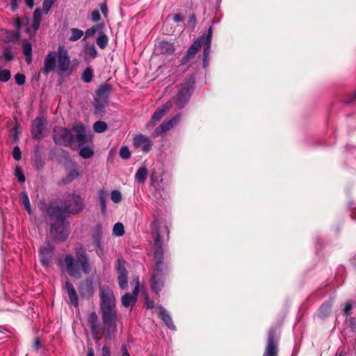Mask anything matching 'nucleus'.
Here are the masks:
<instances>
[{"label": "nucleus", "mask_w": 356, "mask_h": 356, "mask_svg": "<svg viewBox=\"0 0 356 356\" xmlns=\"http://www.w3.org/2000/svg\"><path fill=\"white\" fill-rule=\"evenodd\" d=\"M118 280L121 289H125L128 286V272L125 267V261L122 259H118L116 265Z\"/></svg>", "instance_id": "f8f14e48"}, {"label": "nucleus", "mask_w": 356, "mask_h": 356, "mask_svg": "<svg viewBox=\"0 0 356 356\" xmlns=\"http://www.w3.org/2000/svg\"><path fill=\"white\" fill-rule=\"evenodd\" d=\"M53 247L48 243L45 246L40 248L39 251L40 262L43 266H48L53 254Z\"/></svg>", "instance_id": "a211bd4d"}, {"label": "nucleus", "mask_w": 356, "mask_h": 356, "mask_svg": "<svg viewBox=\"0 0 356 356\" xmlns=\"http://www.w3.org/2000/svg\"><path fill=\"white\" fill-rule=\"evenodd\" d=\"M102 356H110L111 355L110 348L107 346H104L102 347Z\"/></svg>", "instance_id": "13d9d810"}, {"label": "nucleus", "mask_w": 356, "mask_h": 356, "mask_svg": "<svg viewBox=\"0 0 356 356\" xmlns=\"http://www.w3.org/2000/svg\"><path fill=\"white\" fill-rule=\"evenodd\" d=\"M22 49L26 63L28 64L31 63L32 61V44L29 42L24 40L22 44Z\"/></svg>", "instance_id": "a878e982"}, {"label": "nucleus", "mask_w": 356, "mask_h": 356, "mask_svg": "<svg viewBox=\"0 0 356 356\" xmlns=\"http://www.w3.org/2000/svg\"><path fill=\"white\" fill-rule=\"evenodd\" d=\"M100 310L102 318L106 326L108 338L117 332L118 312L115 307V298L113 291L108 286L100 287Z\"/></svg>", "instance_id": "f257e3e1"}, {"label": "nucleus", "mask_w": 356, "mask_h": 356, "mask_svg": "<svg viewBox=\"0 0 356 356\" xmlns=\"http://www.w3.org/2000/svg\"><path fill=\"white\" fill-rule=\"evenodd\" d=\"M49 220V236L55 243H60L66 241L70 233V222L67 220V216L62 213L58 206H51L47 211Z\"/></svg>", "instance_id": "20e7f679"}, {"label": "nucleus", "mask_w": 356, "mask_h": 356, "mask_svg": "<svg viewBox=\"0 0 356 356\" xmlns=\"http://www.w3.org/2000/svg\"><path fill=\"white\" fill-rule=\"evenodd\" d=\"M108 42V38L107 35L103 33L97 38V44L99 48L104 49L106 47Z\"/></svg>", "instance_id": "c9c22d12"}, {"label": "nucleus", "mask_w": 356, "mask_h": 356, "mask_svg": "<svg viewBox=\"0 0 356 356\" xmlns=\"http://www.w3.org/2000/svg\"><path fill=\"white\" fill-rule=\"evenodd\" d=\"M159 50L161 54L171 55L175 51L173 44L166 42L161 41L159 46Z\"/></svg>", "instance_id": "bb28decb"}, {"label": "nucleus", "mask_w": 356, "mask_h": 356, "mask_svg": "<svg viewBox=\"0 0 356 356\" xmlns=\"http://www.w3.org/2000/svg\"><path fill=\"white\" fill-rule=\"evenodd\" d=\"M197 38L200 40V47L204 45L203 49V67L207 68L209 64L210 52L212 39V27L210 26L206 35H202Z\"/></svg>", "instance_id": "9d476101"}, {"label": "nucleus", "mask_w": 356, "mask_h": 356, "mask_svg": "<svg viewBox=\"0 0 356 356\" xmlns=\"http://www.w3.org/2000/svg\"><path fill=\"white\" fill-rule=\"evenodd\" d=\"M263 356H278V339L273 328H270L268 331L267 343Z\"/></svg>", "instance_id": "9b49d317"}, {"label": "nucleus", "mask_w": 356, "mask_h": 356, "mask_svg": "<svg viewBox=\"0 0 356 356\" xmlns=\"http://www.w3.org/2000/svg\"><path fill=\"white\" fill-rule=\"evenodd\" d=\"M19 37V32L18 31H15L13 32H6V42H13L18 40Z\"/></svg>", "instance_id": "a19ab883"}, {"label": "nucleus", "mask_w": 356, "mask_h": 356, "mask_svg": "<svg viewBox=\"0 0 356 356\" xmlns=\"http://www.w3.org/2000/svg\"><path fill=\"white\" fill-rule=\"evenodd\" d=\"M86 356H95L94 350L92 347H88Z\"/></svg>", "instance_id": "338daca9"}, {"label": "nucleus", "mask_w": 356, "mask_h": 356, "mask_svg": "<svg viewBox=\"0 0 356 356\" xmlns=\"http://www.w3.org/2000/svg\"><path fill=\"white\" fill-rule=\"evenodd\" d=\"M15 80L17 84L22 86L26 81V76L24 74L17 73L15 75Z\"/></svg>", "instance_id": "09e8293b"}, {"label": "nucleus", "mask_w": 356, "mask_h": 356, "mask_svg": "<svg viewBox=\"0 0 356 356\" xmlns=\"http://www.w3.org/2000/svg\"><path fill=\"white\" fill-rule=\"evenodd\" d=\"M200 40L201 38H197L191 46L188 48L186 54L180 60V65H185L191 59L195 58V54L200 49Z\"/></svg>", "instance_id": "dca6fc26"}, {"label": "nucleus", "mask_w": 356, "mask_h": 356, "mask_svg": "<svg viewBox=\"0 0 356 356\" xmlns=\"http://www.w3.org/2000/svg\"><path fill=\"white\" fill-rule=\"evenodd\" d=\"M79 291L81 297L90 298L93 296L94 289L92 286V282L91 280H86L80 284L79 286Z\"/></svg>", "instance_id": "aec40b11"}, {"label": "nucleus", "mask_w": 356, "mask_h": 356, "mask_svg": "<svg viewBox=\"0 0 356 356\" xmlns=\"http://www.w3.org/2000/svg\"><path fill=\"white\" fill-rule=\"evenodd\" d=\"M332 305V301L323 303L318 310V316L321 318L328 317L331 313Z\"/></svg>", "instance_id": "393cba45"}, {"label": "nucleus", "mask_w": 356, "mask_h": 356, "mask_svg": "<svg viewBox=\"0 0 356 356\" xmlns=\"http://www.w3.org/2000/svg\"><path fill=\"white\" fill-rule=\"evenodd\" d=\"M119 154L123 159H128L131 156V152L127 146H122L120 149Z\"/></svg>", "instance_id": "49530a36"}, {"label": "nucleus", "mask_w": 356, "mask_h": 356, "mask_svg": "<svg viewBox=\"0 0 356 356\" xmlns=\"http://www.w3.org/2000/svg\"><path fill=\"white\" fill-rule=\"evenodd\" d=\"M352 309H353V303L350 301L346 302L345 307L343 310V315L346 316H350Z\"/></svg>", "instance_id": "3c124183"}, {"label": "nucleus", "mask_w": 356, "mask_h": 356, "mask_svg": "<svg viewBox=\"0 0 356 356\" xmlns=\"http://www.w3.org/2000/svg\"><path fill=\"white\" fill-rule=\"evenodd\" d=\"M346 102L348 103L356 102V91L351 95V97Z\"/></svg>", "instance_id": "0e129e2a"}, {"label": "nucleus", "mask_w": 356, "mask_h": 356, "mask_svg": "<svg viewBox=\"0 0 356 356\" xmlns=\"http://www.w3.org/2000/svg\"><path fill=\"white\" fill-rule=\"evenodd\" d=\"M97 29L95 26L88 29L86 31V35L88 37L92 36L96 33Z\"/></svg>", "instance_id": "4d7b16f0"}, {"label": "nucleus", "mask_w": 356, "mask_h": 356, "mask_svg": "<svg viewBox=\"0 0 356 356\" xmlns=\"http://www.w3.org/2000/svg\"><path fill=\"white\" fill-rule=\"evenodd\" d=\"M13 156L15 161H19L22 158V152L18 146L13 147Z\"/></svg>", "instance_id": "8fccbe9b"}, {"label": "nucleus", "mask_w": 356, "mask_h": 356, "mask_svg": "<svg viewBox=\"0 0 356 356\" xmlns=\"http://www.w3.org/2000/svg\"><path fill=\"white\" fill-rule=\"evenodd\" d=\"M182 19H183V18L179 14H177V15H174V17H173V20L175 22H179L182 21Z\"/></svg>", "instance_id": "e2e57ef3"}, {"label": "nucleus", "mask_w": 356, "mask_h": 356, "mask_svg": "<svg viewBox=\"0 0 356 356\" xmlns=\"http://www.w3.org/2000/svg\"><path fill=\"white\" fill-rule=\"evenodd\" d=\"M94 154L93 150L88 147H83L79 150V155L83 159H89Z\"/></svg>", "instance_id": "4c0bfd02"}, {"label": "nucleus", "mask_w": 356, "mask_h": 356, "mask_svg": "<svg viewBox=\"0 0 356 356\" xmlns=\"http://www.w3.org/2000/svg\"><path fill=\"white\" fill-rule=\"evenodd\" d=\"M111 90L112 86L111 84L104 83L100 85L95 90V97L93 102L95 114L102 115L104 113Z\"/></svg>", "instance_id": "6e6552de"}, {"label": "nucleus", "mask_w": 356, "mask_h": 356, "mask_svg": "<svg viewBox=\"0 0 356 356\" xmlns=\"http://www.w3.org/2000/svg\"><path fill=\"white\" fill-rule=\"evenodd\" d=\"M153 240L155 265L150 279L151 289L154 293L159 294L164 286L165 273L163 270V242L158 229L153 233Z\"/></svg>", "instance_id": "f03ea898"}, {"label": "nucleus", "mask_w": 356, "mask_h": 356, "mask_svg": "<svg viewBox=\"0 0 356 356\" xmlns=\"http://www.w3.org/2000/svg\"><path fill=\"white\" fill-rule=\"evenodd\" d=\"M11 78V73L9 70L5 69L0 70V81L7 82Z\"/></svg>", "instance_id": "79ce46f5"}, {"label": "nucleus", "mask_w": 356, "mask_h": 356, "mask_svg": "<svg viewBox=\"0 0 356 356\" xmlns=\"http://www.w3.org/2000/svg\"><path fill=\"white\" fill-rule=\"evenodd\" d=\"M170 108V106L165 104L162 106V108H157L154 114L152 115V117L151 118L150 122L147 124V127L149 126H154L156 123L161 120L164 115H165L166 111Z\"/></svg>", "instance_id": "5701e85b"}, {"label": "nucleus", "mask_w": 356, "mask_h": 356, "mask_svg": "<svg viewBox=\"0 0 356 356\" xmlns=\"http://www.w3.org/2000/svg\"><path fill=\"white\" fill-rule=\"evenodd\" d=\"M98 199L101 206V211L103 214H105L106 212V199H107V193L104 189L100 190L98 192Z\"/></svg>", "instance_id": "c85d7f7f"}, {"label": "nucleus", "mask_w": 356, "mask_h": 356, "mask_svg": "<svg viewBox=\"0 0 356 356\" xmlns=\"http://www.w3.org/2000/svg\"><path fill=\"white\" fill-rule=\"evenodd\" d=\"M122 356H130L128 350L125 346L122 347Z\"/></svg>", "instance_id": "774afa93"}, {"label": "nucleus", "mask_w": 356, "mask_h": 356, "mask_svg": "<svg viewBox=\"0 0 356 356\" xmlns=\"http://www.w3.org/2000/svg\"><path fill=\"white\" fill-rule=\"evenodd\" d=\"M107 128V124L104 121L99 120L93 124V130L96 133H103Z\"/></svg>", "instance_id": "f704fd0d"}, {"label": "nucleus", "mask_w": 356, "mask_h": 356, "mask_svg": "<svg viewBox=\"0 0 356 356\" xmlns=\"http://www.w3.org/2000/svg\"><path fill=\"white\" fill-rule=\"evenodd\" d=\"M14 54L12 52L10 47H6L3 49L1 56H0V60L4 59L6 61H10L13 59Z\"/></svg>", "instance_id": "58836bf2"}, {"label": "nucleus", "mask_w": 356, "mask_h": 356, "mask_svg": "<svg viewBox=\"0 0 356 356\" xmlns=\"http://www.w3.org/2000/svg\"><path fill=\"white\" fill-rule=\"evenodd\" d=\"M139 291V277H136V286L133 290L132 293H126L122 296V304L124 307H128L130 305H134L138 298Z\"/></svg>", "instance_id": "2eb2a0df"}, {"label": "nucleus", "mask_w": 356, "mask_h": 356, "mask_svg": "<svg viewBox=\"0 0 356 356\" xmlns=\"http://www.w3.org/2000/svg\"><path fill=\"white\" fill-rule=\"evenodd\" d=\"M25 3L30 8H32L34 6V0H25Z\"/></svg>", "instance_id": "69168bd1"}, {"label": "nucleus", "mask_w": 356, "mask_h": 356, "mask_svg": "<svg viewBox=\"0 0 356 356\" xmlns=\"http://www.w3.org/2000/svg\"><path fill=\"white\" fill-rule=\"evenodd\" d=\"M147 176V170L145 167H140L138 169L135 175L136 180L140 183L143 184Z\"/></svg>", "instance_id": "c756f323"}, {"label": "nucleus", "mask_w": 356, "mask_h": 356, "mask_svg": "<svg viewBox=\"0 0 356 356\" xmlns=\"http://www.w3.org/2000/svg\"><path fill=\"white\" fill-rule=\"evenodd\" d=\"M84 54L86 56H89L91 58H95L98 55L94 44H87L84 48Z\"/></svg>", "instance_id": "473e14b6"}, {"label": "nucleus", "mask_w": 356, "mask_h": 356, "mask_svg": "<svg viewBox=\"0 0 356 356\" xmlns=\"http://www.w3.org/2000/svg\"><path fill=\"white\" fill-rule=\"evenodd\" d=\"M103 227L101 223L97 224L92 229V245L95 248L98 256L103 254L104 248L102 245Z\"/></svg>", "instance_id": "ddd939ff"}, {"label": "nucleus", "mask_w": 356, "mask_h": 356, "mask_svg": "<svg viewBox=\"0 0 356 356\" xmlns=\"http://www.w3.org/2000/svg\"><path fill=\"white\" fill-rule=\"evenodd\" d=\"M100 10L103 15L106 17L108 13V7L106 2H102L99 5Z\"/></svg>", "instance_id": "5fc2aeb1"}, {"label": "nucleus", "mask_w": 356, "mask_h": 356, "mask_svg": "<svg viewBox=\"0 0 356 356\" xmlns=\"http://www.w3.org/2000/svg\"><path fill=\"white\" fill-rule=\"evenodd\" d=\"M134 145L137 148H141L144 152H148L152 149V143L147 136L138 134L134 138Z\"/></svg>", "instance_id": "f3484780"}, {"label": "nucleus", "mask_w": 356, "mask_h": 356, "mask_svg": "<svg viewBox=\"0 0 356 356\" xmlns=\"http://www.w3.org/2000/svg\"><path fill=\"white\" fill-rule=\"evenodd\" d=\"M64 262L67 273L72 277L80 278L81 272L88 275L92 270L89 257L83 246L75 249V258L70 254H66Z\"/></svg>", "instance_id": "423d86ee"}, {"label": "nucleus", "mask_w": 356, "mask_h": 356, "mask_svg": "<svg viewBox=\"0 0 356 356\" xmlns=\"http://www.w3.org/2000/svg\"><path fill=\"white\" fill-rule=\"evenodd\" d=\"M88 322L90 326L98 325V316L95 312H92L88 315Z\"/></svg>", "instance_id": "c03bdc74"}, {"label": "nucleus", "mask_w": 356, "mask_h": 356, "mask_svg": "<svg viewBox=\"0 0 356 356\" xmlns=\"http://www.w3.org/2000/svg\"><path fill=\"white\" fill-rule=\"evenodd\" d=\"M197 20H196V15L195 13H193L190 15L188 19V24L191 26L192 27H194L196 24Z\"/></svg>", "instance_id": "6e6d98bb"}, {"label": "nucleus", "mask_w": 356, "mask_h": 356, "mask_svg": "<svg viewBox=\"0 0 356 356\" xmlns=\"http://www.w3.org/2000/svg\"><path fill=\"white\" fill-rule=\"evenodd\" d=\"M65 288L67 291L70 304L77 307L79 305V298L73 284L67 280L65 283Z\"/></svg>", "instance_id": "4be33fe9"}, {"label": "nucleus", "mask_w": 356, "mask_h": 356, "mask_svg": "<svg viewBox=\"0 0 356 356\" xmlns=\"http://www.w3.org/2000/svg\"><path fill=\"white\" fill-rule=\"evenodd\" d=\"M41 17H42V10L40 8H38L35 10L33 13V29L35 31L38 30L41 21Z\"/></svg>", "instance_id": "7c9ffc66"}, {"label": "nucleus", "mask_w": 356, "mask_h": 356, "mask_svg": "<svg viewBox=\"0 0 356 356\" xmlns=\"http://www.w3.org/2000/svg\"><path fill=\"white\" fill-rule=\"evenodd\" d=\"M53 139L56 145L70 147L76 143L79 147L88 143L85 127L78 124L69 129L63 127H55L53 131Z\"/></svg>", "instance_id": "39448f33"}, {"label": "nucleus", "mask_w": 356, "mask_h": 356, "mask_svg": "<svg viewBox=\"0 0 356 356\" xmlns=\"http://www.w3.org/2000/svg\"><path fill=\"white\" fill-rule=\"evenodd\" d=\"M101 19V15L97 10H95L91 13V20L94 22H97Z\"/></svg>", "instance_id": "864d4df0"}, {"label": "nucleus", "mask_w": 356, "mask_h": 356, "mask_svg": "<svg viewBox=\"0 0 356 356\" xmlns=\"http://www.w3.org/2000/svg\"><path fill=\"white\" fill-rule=\"evenodd\" d=\"M81 176V173L75 163L71 165L69 168L67 177L63 179L62 181L65 184L72 182L73 180Z\"/></svg>", "instance_id": "b1692460"}, {"label": "nucleus", "mask_w": 356, "mask_h": 356, "mask_svg": "<svg viewBox=\"0 0 356 356\" xmlns=\"http://www.w3.org/2000/svg\"><path fill=\"white\" fill-rule=\"evenodd\" d=\"M159 310V317L163 321L165 325L172 330H176V327L173 323L172 319L167 310L161 305L158 307Z\"/></svg>", "instance_id": "412c9836"}, {"label": "nucleus", "mask_w": 356, "mask_h": 356, "mask_svg": "<svg viewBox=\"0 0 356 356\" xmlns=\"http://www.w3.org/2000/svg\"><path fill=\"white\" fill-rule=\"evenodd\" d=\"M44 120L42 118H36L33 122L32 135L35 139L40 140L42 137Z\"/></svg>", "instance_id": "6ab92c4d"}, {"label": "nucleus", "mask_w": 356, "mask_h": 356, "mask_svg": "<svg viewBox=\"0 0 356 356\" xmlns=\"http://www.w3.org/2000/svg\"><path fill=\"white\" fill-rule=\"evenodd\" d=\"M19 197H20L22 203L23 204L26 211H27L28 213L31 214L32 211H31L29 198L27 193L26 192H22L19 194Z\"/></svg>", "instance_id": "72a5a7b5"}, {"label": "nucleus", "mask_w": 356, "mask_h": 356, "mask_svg": "<svg viewBox=\"0 0 356 356\" xmlns=\"http://www.w3.org/2000/svg\"><path fill=\"white\" fill-rule=\"evenodd\" d=\"M56 70L63 76H68L72 73L70 58L64 45H60L57 51H49L44 58L42 72L47 75Z\"/></svg>", "instance_id": "7ed1b4c3"}, {"label": "nucleus", "mask_w": 356, "mask_h": 356, "mask_svg": "<svg viewBox=\"0 0 356 356\" xmlns=\"http://www.w3.org/2000/svg\"><path fill=\"white\" fill-rule=\"evenodd\" d=\"M111 198L114 203H120L122 199L120 191L118 190L112 191Z\"/></svg>", "instance_id": "37998d69"}, {"label": "nucleus", "mask_w": 356, "mask_h": 356, "mask_svg": "<svg viewBox=\"0 0 356 356\" xmlns=\"http://www.w3.org/2000/svg\"><path fill=\"white\" fill-rule=\"evenodd\" d=\"M13 131H14V134H13V140L15 142H17L18 140H19V137H18L17 126L13 128Z\"/></svg>", "instance_id": "680f3d73"}, {"label": "nucleus", "mask_w": 356, "mask_h": 356, "mask_svg": "<svg viewBox=\"0 0 356 356\" xmlns=\"http://www.w3.org/2000/svg\"><path fill=\"white\" fill-rule=\"evenodd\" d=\"M92 338L96 341H99L104 334V329L100 325L90 326Z\"/></svg>", "instance_id": "cd10ccee"}, {"label": "nucleus", "mask_w": 356, "mask_h": 356, "mask_svg": "<svg viewBox=\"0 0 356 356\" xmlns=\"http://www.w3.org/2000/svg\"><path fill=\"white\" fill-rule=\"evenodd\" d=\"M22 25H23V23L22 22V21L20 20L19 18H16L15 21V26L17 29L16 31H19V29L22 27Z\"/></svg>", "instance_id": "052dcab7"}, {"label": "nucleus", "mask_w": 356, "mask_h": 356, "mask_svg": "<svg viewBox=\"0 0 356 356\" xmlns=\"http://www.w3.org/2000/svg\"><path fill=\"white\" fill-rule=\"evenodd\" d=\"M15 176L17 177V180L20 183H23L25 181V176L24 172L20 167H16L15 169Z\"/></svg>", "instance_id": "a18cd8bd"}, {"label": "nucleus", "mask_w": 356, "mask_h": 356, "mask_svg": "<svg viewBox=\"0 0 356 356\" xmlns=\"http://www.w3.org/2000/svg\"><path fill=\"white\" fill-rule=\"evenodd\" d=\"M71 32L72 34L70 40L73 42L79 40L83 35V31L76 28L72 29Z\"/></svg>", "instance_id": "ea45409f"}, {"label": "nucleus", "mask_w": 356, "mask_h": 356, "mask_svg": "<svg viewBox=\"0 0 356 356\" xmlns=\"http://www.w3.org/2000/svg\"><path fill=\"white\" fill-rule=\"evenodd\" d=\"M84 207L83 200L79 195L70 194L64 203V206H58L62 213L68 216L71 213H79Z\"/></svg>", "instance_id": "1a4fd4ad"}, {"label": "nucleus", "mask_w": 356, "mask_h": 356, "mask_svg": "<svg viewBox=\"0 0 356 356\" xmlns=\"http://www.w3.org/2000/svg\"><path fill=\"white\" fill-rule=\"evenodd\" d=\"M94 76V71L91 67H87L82 72L81 79L84 83H90Z\"/></svg>", "instance_id": "2f4dec72"}, {"label": "nucleus", "mask_w": 356, "mask_h": 356, "mask_svg": "<svg viewBox=\"0 0 356 356\" xmlns=\"http://www.w3.org/2000/svg\"><path fill=\"white\" fill-rule=\"evenodd\" d=\"M54 3L51 0H44L42 3V10L47 14Z\"/></svg>", "instance_id": "de8ad7c7"}, {"label": "nucleus", "mask_w": 356, "mask_h": 356, "mask_svg": "<svg viewBox=\"0 0 356 356\" xmlns=\"http://www.w3.org/2000/svg\"><path fill=\"white\" fill-rule=\"evenodd\" d=\"M181 120V115L178 114L169 120L167 122H163L159 127H158L154 133L152 134V137L156 138L159 136L167 132L171 128H172L175 125H176L178 122Z\"/></svg>", "instance_id": "4468645a"}, {"label": "nucleus", "mask_w": 356, "mask_h": 356, "mask_svg": "<svg viewBox=\"0 0 356 356\" xmlns=\"http://www.w3.org/2000/svg\"><path fill=\"white\" fill-rule=\"evenodd\" d=\"M113 233L116 236H122L124 234V225L122 222H117L113 228Z\"/></svg>", "instance_id": "e433bc0d"}, {"label": "nucleus", "mask_w": 356, "mask_h": 356, "mask_svg": "<svg viewBox=\"0 0 356 356\" xmlns=\"http://www.w3.org/2000/svg\"><path fill=\"white\" fill-rule=\"evenodd\" d=\"M41 346L40 341L39 338H35L34 340V343L33 345V348L35 351H38Z\"/></svg>", "instance_id": "bf43d9fd"}, {"label": "nucleus", "mask_w": 356, "mask_h": 356, "mask_svg": "<svg viewBox=\"0 0 356 356\" xmlns=\"http://www.w3.org/2000/svg\"><path fill=\"white\" fill-rule=\"evenodd\" d=\"M144 300H145V304L147 309H153L154 307V301L149 298V296L147 294L144 295Z\"/></svg>", "instance_id": "603ef678"}, {"label": "nucleus", "mask_w": 356, "mask_h": 356, "mask_svg": "<svg viewBox=\"0 0 356 356\" xmlns=\"http://www.w3.org/2000/svg\"><path fill=\"white\" fill-rule=\"evenodd\" d=\"M195 83V76L190 75L181 84V88L175 97V104L179 108H183L188 102L192 92L194 90Z\"/></svg>", "instance_id": "0eeeda50"}]
</instances>
